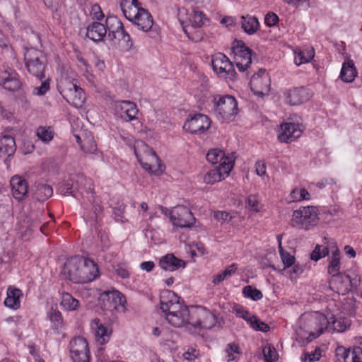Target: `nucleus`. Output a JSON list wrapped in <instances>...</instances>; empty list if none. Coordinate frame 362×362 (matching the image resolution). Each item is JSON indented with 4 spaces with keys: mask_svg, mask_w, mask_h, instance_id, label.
Returning a JSON list of instances; mask_svg holds the SVG:
<instances>
[{
    "mask_svg": "<svg viewBox=\"0 0 362 362\" xmlns=\"http://www.w3.org/2000/svg\"><path fill=\"white\" fill-rule=\"evenodd\" d=\"M160 309L165 315V318L172 326L189 327L192 311L174 292L169 291L161 297Z\"/></svg>",
    "mask_w": 362,
    "mask_h": 362,
    "instance_id": "obj_1",
    "label": "nucleus"
},
{
    "mask_svg": "<svg viewBox=\"0 0 362 362\" xmlns=\"http://www.w3.org/2000/svg\"><path fill=\"white\" fill-rule=\"evenodd\" d=\"M64 275L75 284L88 283L99 276L97 264L91 259L80 256L68 259L64 267Z\"/></svg>",
    "mask_w": 362,
    "mask_h": 362,
    "instance_id": "obj_2",
    "label": "nucleus"
},
{
    "mask_svg": "<svg viewBox=\"0 0 362 362\" xmlns=\"http://www.w3.org/2000/svg\"><path fill=\"white\" fill-rule=\"evenodd\" d=\"M214 113L221 122L229 123L234 121L238 113V102L231 95H216L212 99Z\"/></svg>",
    "mask_w": 362,
    "mask_h": 362,
    "instance_id": "obj_3",
    "label": "nucleus"
},
{
    "mask_svg": "<svg viewBox=\"0 0 362 362\" xmlns=\"http://www.w3.org/2000/svg\"><path fill=\"white\" fill-rule=\"evenodd\" d=\"M179 21L180 22L183 31L189 39L197 42L202 39L200 33L192 34V30L201 28L206 20L204 13L202 11L194 9L192 13L189 16L188 11L182 8L178 10L177 13Z\"/></svg>",
    "mask_w": 362,
    "mask_h": 362,
    "instance_id": "obj_4",
    "label": "nucleus"
},
{
    "mask_svg": "<svg viewBox=\"0 0 362 362\" xmlns=\"http://www.w3.org/2000/svg\"><path fill=\"white\" fill-rule=\"evenodd\" d=\"M329 324V320L325 315L320 313L315 314L308 320V329L296 330V340L303 343L305 341L309 343L327 329Z\"/></svg>",
    "mask_w": 362,
    "mask_h": 362,
    "instance_id": "obj_5",
    "label": "nucleus"
},
{
    "mask_svg": "<svg viewBox=\"0 0 362 362\" xmlns=\"http://www.w3.org/2000/svg\"><path fill=\"white\" fill-rule=\"evenodd\" d=\"M319 210L314 206H300L293 212L291 225L297 228L309 230L319 221Z\"/></svg>",
    "mask_w": 362,
    "mask_h": 362,
    "instance_id": "obj_6",
    "label": "nucleus"
},
{
    "mask_svg": "<svg viewBox=\"0 0 362 362\" xmlns=\"http://www.w3.org/2000/svg\"><path fill=\"white\" fill-rule=\"evenodd\" d=\"M28 71L33 76L42 80L45 78L46 57L45 54L35 48H27L24 54Z\"/></svg>",
    "mask_w": 362,
    "mask_h": 362,
    "instance_id": "obj_7",
    "label": "nucleus"
},
{
    "mask_svg": "<svg viewBox=\"0 0 362 362\" xmlns=\"http://www.w3.org/2000/svg\"><path fill=\"white\" fill-rule=\"evenodd\" d=\"M139 148L138 145L137 148L134 150V153L142 168L153 175H160L162 173V166L155 151L144 144H141L143 153H141Z\"/></svg>",
    "mask_w": 362,
    "mask_h": 362,
    "instance_id": "obj_8",
    "label": "nucleus"
},
{
    "mask_svg": "<svg viewBox=\"0 0 362 362\" xmlns=\"http://www.w3.org/2000/svg\"><path fill=\"white\" fill-rule=\"evenodd\" d=\"M58 90L63 98L75 107H81L86 95L83 89L69 79L62 80L58 83Z\"/></svg>",
    "mask_w": 362,
    "mask_h": 362,
    "instance_id": "obj_9",
    "label": "nucleus"
},
{
    "mask_svg": "<svg viewBox=\"0 0 362 362\" xmlns=\"http://www.w3.org/2000/svg\"><path fill=\"white\" fill-rule=\"evenodd\" d=\"M216 316L205 308H198L192 311L189 327L195 329H210L216 326Z\"/></svg>",
    "mask_w": 362,
    "mask_h": 362,
    "instance_id": "obj_10",
    "label": "nucleus"
},
{
    "mask_svg": "<svg viewBox=\"0 0 362 362\" xmlns=\"http://www.w3.org/2000/svg\"><path fill=\"white\" fill-rule=\"evenodd\" d=\"M211 122L207 115L201 113L194 114L185 121L183 129L192 134H202L209 129Z\"/></svg>",
    "mask_w": 362,
    "mask_h": 362,
    "instance_id": "obj_11",
    "label": "nucleus"
},
{
    "mask_svg": "<svg viewBox=\"0 0 362 362\" xmlns=\"http://www.w3.org/2000/svg\"><path fill=\"white\" fill-rule=\"evenodd\" d=\"M170 219L173 226L180 228H191L195 222L191 211L185 206H177L170 211Z\"/></svg>",
    "mask_w": 362,
    "mask_h": 362,
    "instance_id": "obj_12",
    "label": "nucleus"
},
{
    "mask_svg": "<svg viewBox=\"0 0 362 362\" xmlns=\"http://www.w3.org/2000/svg\"><path fill=\"white\" fill-rule=\"evenodd\" d=\"M234 165V159L232 157L226 158V161L221 163L218 168L209 170L203 177L204 182L214 185L224 180L230 174Z\"/></svg>",
    "mask_w": 362,
    "mask_h": 362,
    "instance_id": "obj_13",
    "label": "nucleus"
},
{
    "mask_svg": "<svg viewBox=\"0 0 362 362\" xmlns=\"http://www.w3.org/2000/svg\"><path fill=\"white\" fill-rule=\"evenodd\" d=\"M139 112L136 105L129 100L116 101L113 105V113L117 119L131 122L136 119Z\"/></svg>",
    "mask_w": 362,
    "mask_h": 362,
    "instance_id": "obj_14",
    "label": "nucleus"
},
{
    "mask_svg": "<svg viewBox=\"0 0 362 362\" xmlns=\"http://www.w3.org/2000/svg\"><path fill=\"white\" fill-rule=\"evenodd\" d=\"M250 84L255 95L264 97L268 95L270 90V77L264 69H259L257 73L253 74Z\"/></svg>",
    "mask_w": 362,
    "mask_h": 362,
    "instance_id": "obj_15",
    "label": "nucleus"
},
{
    "mask_svg": "<svg viewBox=\"0 0 362 362\" xmlns=\"http://www.w3.org/2000/svg\"><path fill=\"white\" fill-rule=\"evenodd\" d=\"M234 59L237 68L240 71H245L252 63L251 49L242 41H236L233 45Z\"/></svg>",
    "mask_w": 362,
    "mask_h": 362,
    "instance_id": "obj_16",
    "label": "nucleus"
},
{
    "mask_svg": "<svg viewBox=\"0 0 362 362\" xmlns=\"http://www.w3.org/2000/svg\"><path fill=\"white\" fill-rule=\"evenodd\" d=\"M211 65L214 71L221 77L233 76L235 74L233 64L223 53L218 52L212 56Z\"/></svg>",
    "mask_w": 362,
    "mask_h": 362,
    "instance_id": "obj_17",
    "label": "nucleus"
},
{
    "mask_svg": "<svg viewBox=\"0 0 362 362\" xmlns=\"http://www.w3.org/2000/svg\"><path fill=\"white\" fill-rule=\"evenodd\" d=\"M304 128L298 123H284L279 127L278 139L281 142L290 143L300 136Z\"/></svg>",
    "mask_w": 362,
    "mask_h": 362,
    "instance_id": "obj_18",
    "label": "nucleus"
},
{
    "mask_svg": "<svg viewBox=\"0 0 362 362\" xmlns=\"http://www.w3.org/2000/svg\"><path fill=\"white\" fill-rule=\"evenodd\" d=\"M107 297V302L105 303L107 309L110 311H117L124 313L126 311V299L118 291H108L103 294Z\"/></svg>",
    "mask_w": 362,
    "mask_h": 362,
    "instance_id": "obj_19",
    "label": "nucleus"
},
{
    "mask_svg": "<svg viewBox=\"0 0 362 362\" xmlns=\"http://www.w3.org/2000/svg\"><path fill=\"white\" fill-rule=\"evenodd\" d=\"M338 361L343 362H362V348L355 346L353 349H345L339 346L336 349Z\"/></svg>",
    "mask_w": 362,
    "mask_h": 362,
    "instance_id": "obj_20",
    "label": "nucleus"
},
{
    "mask_svg": "<svg viewBox=\"0 0 362 362\" xmlns=\"http://www.w3.org/2000/svg\"><path fill=\"white\" fill-rule=\"evenodd\" d=\"M74 136L83 152L94 153L97 151V145L90 132L81 130L79 133L74 134Z\"/></svg>",
    "mask_w": 362,
    "mask_h": 362,
    "instance_id": "obj_21",
    "label": "nucleus"
},
{
    "mask_svg": "<svg viewBox=\"0 0 362 362\" xmlns=\"http://www.w3.org/2000/svg\"><path fill=\"white\" fill-rule=\"evenodd\" d=\"M0 85L6 90L15 91L20 88L21 83L18 74L11 68H8L0 75Z\"/></svg>",
    "mask_w": 362,
    "mask_h": 362,
    "instance_id": "obj_22",
    "label": "nucleus"
},
{
    "mask_svg": "<svg viewBox=\"0 0 362 362\" xmlns=\"http://www.w3.org/2000/svg\"><path fill=\"white\" fill-rule=\"evenodd\" d=\"M234 310L237 317L246 320L248 323H250V326L254 329L264 332H266L269 329V327L266 323L262 322L255 316L252 315L247 310H245L244 308L237 307Z\"/></svg>",
    "mask_w": 362,
    "mask_h": 362,
    "instance_id": "obj_23",
    "label": "nucleus"
},
{
    "mask_svg": "<svg viewBox=\"0 0 362 362\" xmlns=\"http://www.w3.org/2000/svg\"><path fill=\"white\" fill-rule=\"evenodd\" d=\"M286 103L291 105H298L307 101L310 95L303 87L293 88L284 93Z\"/></svg>",
    "mask_w": 362,
    "mask_h": 362,
    "instance_id": "obj_24",
    "label": "nucleus"
},
{
    "mask_svg": "<svg viewBox=\"0 0 362 362\" xmlns=\"http://www.w3.org/2000/svg\"><path fill=\"white\" fill-rule=\"evenodd\" d=\"M86 181L83 175H77L76 179H69L63 182L59 187V192L64 196H75V193L79 190L81 185Z\"/></svg>",
    "mask_w": 362,
    "mask_h": 362,
    "instance_id": "obj_25",
    "label": "nucleus"
},
{
    "mask_svg": "<svg viewBox=\"0 0 362 362\" xmlns=\"http://www.w3.org/2000/svg\"><path fill=\"white\" fill-rule=\"evenodd\" d=\"M91 328L95 333L96 341L100 344H105L110 341L112 335V329L100 323V320L94 319L91 322Z\"/></svg>",
    "mask_w": 362,
    "mask_h": 362,
    "instance_id": "obj_26",
    "label": "nucleus"
},
{
    "mask_svg": "<svg viewBox=\"0 0 362 362\" xmlns=\"http://www.w3.org/2000/svg\"><path fill=\"white\" fill-rule=\"evenodd\" d=\"M159 266L165 271L174 272L180 268H185L186 263L184 260L176 257L173 254H167L159 260Z\"/></svg>",
    "mask_w": 362,
    "mask_h": 362,
    "instance_id": "obj_27",
    "label": "nucleus"
},
{
    "mask_svg": "<svg viewBox=\"0 0 362 362\" xmlns=\"http://www.w3.org/2000/svg\"><path fill=\"white\" fill-rule=\"evenodd\" d=\"M120 8L125 18L131 22L143 8L138 0H120Z\"/></svg>",
    "mask_w": 362,
    "mask_h": 362,
    "instance_id": "obj_28",
    "label": "nucleus"
},
{
    "mask_svg": "<svg viewBox=\"0 0 362 362\" xmlns=\"http://www.w3.org/2000/svg\"><path fill=\"white\" fill-rule=\"evenodd\" d=\"M107 24H110L108 27V37L111 39H116L119 42L123 39V36L127 33L124 30L122 23L116 17H109L106 20Z\"/></svg>",
    "mask_w": 362,
    "mask_h": 362,
    "instance_id": "obj_29",
    "label": "nucleus"
},
{
    "mask_svg": "<svg viewBox=\"0 0 362 362\" xmlns=\"http://www.w3.org/2000/svg\"><path fill=\"white\" fill-rule=\"evenodd\" d=\"M12 194L15 199L21 200L28 193V183L20 176H13L11 179Z\"/></svg>",
    "mask_w": 362,
    "mask_h": 362,
    "instance_id": "obj_30",
    "label": "nucleus"
},
{
    "mask_svg": "<svg viewBox=\"0 0 362 362\" xmlns=\"http://www.w3.org/2000/svg\"><path fill=\"white\" fill-rule=\"evenodd\" d=\"M107 29L104 24L93 22L87 27L86 36L94 42H99L103 40Z\"/></svg>",
    "mask_w": 362,
    "mask_h": 362,
    "instance_id": "obj_31",
    "label": "nucleus"
},
{
    "mask_svg": "<svg viewBox=\"0 0 362 362\" xmlns=\"http://www.w3.org/2000/svg\"><path fill=\"white\" fill-rule=\"evenodd\" d=\"M132 23L137 26V28L144 31H148L153 26V21L150 13L142 8L139 14L136 16L135 19H133Z\"/></svg>",
    "mask_w": 362,
    "mask_h": 362,
    "instance_id": "obj_32",
    "label": "nucleus"
},
{
    "mask_svg": "<svg viewBox=\"0 0 362 362\" xmlns=\"http://www.w3.org/2000/svg\"><path fill=\"white\" fill-rule=\"evenodd\" d=\"M22 296L23 293L20 289L8 287L7 289V297L4 300V305L11 309L17 310L20 308V298Z\"/></svg>",
    "mask_w": 362,
    "mask_h": 362,
    "instance_id": "obj_33",
    "label": "nucleus"
},
{
    "mask_svg": "<svg viewBox=\"0 0 362 362\" xmlns=\"http://www.w3.org/2000/svg\"><path fill=\"white\" fill-rule=\"evenodd\" d=\"M16 149L14 139L8 135H4L0 139V154L2 156L13 155Z\"/></svg>",
    "mask_w": 362,
    "mask_h": 362,
    "instance_id": "obj_34",
    "label": "nucleus"
},
{
    "mask_svg": "<svg viewBox=\"0 0 362 362\" xmlns=\"http://www.w3.org/2000/svg\"><path fill=\"white\" fill-rule=\"evenodd\" d=\"M357 76V71L353 61L349 60L342 64L340 78L346 83H351Z\"/></svg>",
    "mask_w": 362,
    "mask_h": 362,
    "instance_id": "obj_35",
    "label": "nucleus"
},
{
    "mask_svg": "<svg viewBox=\"0 0 362 362\" xmlns=\"http://www.w3.org/2000/svg\"><path fill=\"white\" fill-rule=\"evenodd\" d=\"M340 270V252L339 249L334 245L332 255L329 257L328 273L333 276H337Z\"/></svg>",
    "mask_w": 362,
    "mask_h": 362,
    "instance_id": "obj_36",
    "label": "nucleus"
},
{
    "mask_svg": "<svg viewBox=\"0 0 362 362\" xmlns=\"http://www.w3.org/2000/svg\"><path fill=\"white\" fill-rule=\"evenodd\" d=\"M34 197L38 201L44 202L53 194L52 187L45 183H37L33 189Z\"/></svg>",
    "mask_w": 362,
    "mask_h": 362,
    "instance_id": "obj_37",
    "label": "nucleus"
},
{
    "mask_svg": "<svg viewBox=\"0 0 362 362\" xmlns=\"http://www.w3.org/2000/svg\"><path fill=\"white\" fill-rule=\"evenodd\" d=\"M206 157L207 160L214 165L217 163H219L220 165L221 163L226 161V158H228L230 157H232L235 160L233 153L226 156L225 152L218 148L211 149L207 153Z\"/></svg>",
    "mask_w": 362,
    "mask_h": 362,
    "instance_id": "obj_38",
    "label": "nucleus"
},
{
    "mask_svg": "<svg viewBox=\"0 0 362 362\" xmlns=\"http://www.w3.org/2000/svg\"><path fill=\"white\" fill-rule=\"evenodd\" d=\"M47 317L52 323V327L57 332L64 328V322L62 313L56 308L52 307L47 313Z\"/></svg>",
    "mask_w": 362,
    "mask_h": 362,
    "instance_id": "obj_39",
    "label": "nucleus"
},
{
    "mask_svg": "<svg viewBox=\"0 0 362 362\" xmlns=\"http://www.w3.org/2000/svg\"><path fill=\"white\" fill-rule=\"evenodd\" d=\"M242 28L249 35L254 34L259 28L257 18L255 16H242Z\"/></svg>",
    "mask_w": 362,
    "mask_h": 362,
    "instance_id": "obj_40",
    "label": "nucleus"
},
{
    "mask_svg": "<svg viewBox=\"0 0 362 362\" xmlns=\"http://www.w3.org/2000/svg\"><path fill=\"white\" fill-rule=\"evenodd\" d=\"M315 52L313 48H307L295 52V63L299 66L309 62L314 57Z\"/></svg>",
    "mask_w": 362,
    "mask_h": 362,
    "instance_id": "obj_41",
    "label": "nucleus"
},
{
    "mask_svg": "<svg viewBox=\"0 0 362 362\" xmlns=\"http://www.w3.org/2000/svg\"><path fill=\"white\" fill-rule=\"evenodd\" d=\"M89 201L91 202L93 206L92 211L88 215L87 219L90 221H96L103 211L100 200L99 198L92 194L90 197H89Z\"/></svg>",
    "mask_w": 362,
    "mask_h": 362,
    "instance_id": "obj_42",
    "label": "nucleus"
},
{
    "mask_svg": "<svg viewBox=\"0 0 362 362\" xmlns=\"http://www.w3.org/2000/svg\"><path fill=\"white\" fill-rule=\"evenodd\" d=\"M60 304L65 310L69 311L76 310L79 307V301L69 293H62Z\"/></svg>",
    "mask_w": 362,
    "mask_h": 362,
    "instance_id": "obj_43",
    "label": "nucleus"
},
{
    "mask_svg": "<svg viewBox=\"0 0 362 362\" xmlns=\"http://www.w3.org/2000/svg\"><path fill=\"white\" fill-rule=\"evenodd\" d=\"M328 320H329V324L327 329L332 330L334 332H344L349 325V324H348V322L341 317L336 318L335 317L332 316Z\"/></svg>",
    "mask_w": 362,
    "mask_h": 362,
    "instance_id": "obj_44",
    "label": "nucleus"
},
{
    "mask_svg": "<svg viewBox=\"0 0 362 362\" xmlns=\"http://www.w3.org/2000/svg\"><path fill=\"white\" fill-rule=\"evenodd\" d=\"M238 266L236 264H232L227 267L222 272L215 275L213 277L212 283L214 285H218L221 282L224 281L226 278L231 276L237 270Z\"/></svg>",
    "mask_w": 362,
    "mask_h": 362,
    "instance_id": "obj_45",
    "label": "nucleus"
},
{
    "mask_svg": "<svg viewBox=\"0 0 362 362\" xmlns=\"http://www.w3.org/2000/svg\"><path fill=\"white\" fill-rule=\"evenodd\" d=\"M310 195L309 192L304 188L293 189L288 196L289 202H297L303 200H309Z\"/></svg>",
    "mask_w": 362,
    "mask_h": 362,
    "instance_id": "obj_46",
    "label": "nucleus"
},
{
    "mask_svg": "<svg viewBox=\"0 0 362 362\" xmlns=\"http://www.w3.org/2000/svg\"><path fill=\"white\" fill-rule=\"evenodd\" d=\"M36 134L39 139L44 143H49L54 138V132L50 127H39Z\"/></svg>",
    "mask_w": 362,
    "mask_h": 362,
    "instance_id": "obj_47",
    "label": "nucleus"
},
{
    "mask_svg": "<svg viewBox=\"0 0 362 362\" xmlns=\"http://www.w3.org/2000/svg\"><path fill=\"white\" fill-rule=\"evenodd\" d=\"M70 351H76V350H89L88 344L86 339L78 337L71 340L69 343Z\"/></svg>",
    "mask_w": 362,
    "mask_h": 362,
    "instance_id": "obj_48",
    "label": "nucleus"
},
{
    "mask_svg": "<svg viewBox=\"0 0 362 362\" xmlns=\"http://www.w3.org/2000/svg\"><path fill=\"white\" fill-rule=\"evenodd\" d=\"M243 293L245 297L253 300H259L263 297L262 292L252 286H245L243 289Z\"/></svg>",
    "mask_w": 362,
    "mask_h": 362,
    "instance_id": "obj_49",
    "label": "nucleus"
},
{
    "mask_svg": "<svg viewBox=\"0 0 362 362\" xmlns=\"http://www.w3.org/2000/svg\"><path fill=\"white\" fill-rule=\"evenodd\" d=\"M228 362H237V356L240 354L239 346L233 343L228 344L225 350Z\"/></svg>",
    "mask_w": 362,
    "mask_h": 362,
    "instance_id": "obj_50",
    "label": "nucleus"
},
{
    "mask_svg": "<svg viewBox=\"0 0 362 362\" xmlns=\"http://www.w3.org/2000/svg\"><path fill=\"white\" fill-rule=\"evenodd\" d=\"M281 259L284 264L282 269L276 268L274 265L270 264L269 267H272L274 270H278L279 272L285 271L286 269L294 264L296 261L295 257L291 255L289 252H286V254L283 255V256H281Z\"/></svg>",
    "mask_w": 362,
    "mask_h": 362,
    "instance_id": "obj_51",
    "label": "nucleus"
},
{
    "mask_svg": "<svg viewBox=\"0 0 362 362\" xmlns=\"http://www.w3.org/2000/svg\"><path fill=\"white\" fill-rule=\"evenodd\" d=\"M76 351H70L73 362L88 361L90 359L89 350H76Z\"/></svg>",
    "mask_w": 362,
    "mask_h": 362,
    "instance_id": "obj_52",
    "label": "nucleus"
},
{
    "mask_svg": "<svg viewBox=\"0 0 362 362\" xmlns=\"http://www.w3.org/2000/svg\"><path fill=\"white\" fill-rule=\"evenodd\" d=\"M328 248L327 247H322L321 245H317L312 252L310 258L312 260L318 261L322 257H325L328 255Z\"/></svg>",
    "mask_w": 362,
    "mask_h": 362,
    "instance_id": "obj_53",
    "label": "nucleus"
},
{
    "mask_svg": "<svg viewBox=\"0 0 362 362\" xmlns=\"http://www.w3.org/2000/svg\"><path fill=\"white\" fill-rule=\"evenodd\" d=\"M263 354L267 362H275L277 360L278 354L276 349L273 346H265L263 349Z\"/></svg>",
    "mask_w": 362,
    "mask_h": 362,
    "instance_id": "obj_54",
    "label": "nucleus"
},
{
    "mask_svg": "<svg viewBox=\"0 0 362 362\" xmlns=\"http://www.w3.org/2000/svg\"><path fill=\"white\" fill-rule=\"evenodd\" d=\"M247 206L250 207L252 211L255 212H259L261 211L262 208V205L259 202V200L256 195L251 194L247 198Z\"/></svg>",
    "mask_w": 362,
    "mask_h": 362,
    "instance_id": "obj_55",
    "label": "nucleus"
},
{
    "mask_svg": "<svg viewBox=\"0 0 362 362\" xmlns=\"http://www.w3.org/2000/svg\"><path fill=\"white\" fill-rule=\"evenodd\" d=\"M49 89V83L48 79H45L42 81L40 86H35L33 90V95H45Z\"/></svg>",
    "mask_w": 362,
    "mask_h": 362,
    "instance_id": "obj_56",
    "label": "nucleus"
},
{
    "mask_svg": "<svg viewBox=\"0 0 362 362\" xmlns=\"http://www.w3.org/2000/svg\"><path fill=\"white\" fill-rule=\"evenodd\" d=\"M320 350L319 349H317L310 354H305L302 360L303 362H313L318 361L320 358Z\"/></svg>",
    "mask_w": 362,
    "mask_h": 362,
    "instance_id": "obj_57",
    "label": "nucleus"
},
{
    "mask_svg": "<svg viewBox=\"0 0 362 362\" xmlns=\"http://www.w3.org/2000/svg\"><path fill=\"white\" fill-rule=\"evenodd\" d=\"M90 15L93 19L100 21L104 18V14L98 4H94L91 7Z\"/></svg>",
    "mask_w": 362,
    "mask_h": 362,
    "instance_id": "obj_58",
    "label": "nucleus"
},
{
    "mask_svg": "<svg viewBox=\"0 0 362 362\" xmlns=\"http://www.w3.org/2000/svg\"><path fill=\"white\" fill-rule=\"evenodd\" d=\"M120 43L123 49L126 51H129L133 47V41L127 32L123 36Z\"/></svg>",
    "mask_w": 362,
    "mask_h": 362,
    "instance_id": "obj_59",
    "label": "nucleus"
},
{
    "mask_svg": "<svg viewBox=\"0 0 362 362\" xmlns=\"http://www.w3.org/2000/svg\"><path fill=\"white\" fill-rule=\"evenodd\" d=\"M292 266V269L289 272L290 277L291 279H296L297 276H298L303 272L304 269L303 267L298 263H294V264H293Z\"/></svg>",
    "mask_w": 362,
    "mask_h": 362,
    "instance_id": "obj_60",
    "label": "nucleus"
},
{
    "mask_svg": "<svg viewBox=\"0 0 362 362\" xmlns=\"http://www.w3.org/2000/svg\"><path fill=\"white\" fill-rule=\"evenodd\" d=\"M279 21V17L274 13H268L264 19L265 24L269 27L274 25Z\"/></svg>",
    "mask_w": 362,
    "mask_h": 362,
    "instance_id": "obj_61",
    "label": "nucleus"
},
{
    "mask_svg": "<svg viewBox=\"0 0 362 362\" xmlns=\"http://www.w3.org/2000/svg\"><path fill=\"white\" fill-rule=\"evenodd\" d=\"M214 217L221 222H228L231 219V216L226 211H216L214 213Z\"/></svg>",
    "mask_w": 362,
    "mask_h": 362,
    "instance_id": "obj_62",
    "label": "nucleus"
},
{
    "mask_svg": "<svg viewBox=\"0 0 362 362\" xmlns=\"http://www.w3.org/2000/svg\"><path fill=\"white\" fill-rule=\"evenodd\" d=\"M256 172L259 176L265 175L266 174V165L262 161H257L256 163Z\"/></svg>",
    "mask_w": 362,
    "mask_h": 362,
    "instance_id": "obj_63",
    "label": "nucleus"
},
{
    "mask_svg": "<svg viewBox=\"0 0 362 362\" xmlns=\"http://www.w3.org/2000/svg\"><path fill=\"white\" fill-rule=\"evenodd\" d=\"M140 267L141 269L146 271L147 272H149L153 270V269L155 267V264L152 261H146L142 262Z\"/></svg>",
    "mask_w": 362,
    "mask_h": 362,
    "instance_id": "obj_64",
    "label": "nucleus"
}]
</instances>
